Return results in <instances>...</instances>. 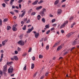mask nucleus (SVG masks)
I'll use <instances>...</instances> for the list:
<instances>
[{
	"label": "nucleus",
	"mask_w": 79,
	"mask_h": 79,
	"mask_svg": "<svg viewBox=\"0 0 79 79\" xmlns=\"http://www.w3.org/2000/svg\"><path fill=\"white\" fill-rule=\"evenodd\" d=\"M3 68L4 69H7V65H5L3 67Z\"/></svg>",
	"instance_id": "28"
},
{
	"label": "nucleus",
	"mask_w": 79,
	"mask_h": 79,
	"mask_svg": "<svg viewBox=\"0 0 79 79\" xmlns=\"http://www.w3.org/2000/svg\"><path fill=\"white\" fill-rule=\"evenodd\" d=\"M8 42V40H6L2 42V45H4L5 44L6 42Z\"/></svg>",
	"instance_id": "9"
},
{
	"label": "nucleus",
	"mask_w": 79,
	"mask_h": 79,
	"mask_svg": "<svg viewBox=\"0 0 79 79\" xmlns=\"http://www.w3.org/2000/svg\"><path fill=\"white\" fill-rule=\"evenodd\" d=\"M32 9H30L29 11H28V13H30L31 11H32Z\"/></svg>",
	"instance_id": "44"
},
{
	"label": "nucleus",
	"mask_w": 79,
	"mask_h": 79,
	"mask_svg": "<svg viewBox=\"0 0 79 79\" xmlns=\"http://www.w3.org/2000/svg\"><path fill=\"white\" fill-rule=\"evenodd\" d=\"M41 12H44H44H46V9L45 8H43L42 9V11H41Z\"/></svg>",
	"instance_id": "27"
},
{
	"label": "nucleus",
	"mask_w": 79,
	"mask_h": 79,
	"mask_svg": "<svg viewBox=\"0 0 79 79\" xmlns=\"http://www.w3.org/2000/svg\"><path fill=\"white\" fill-rule=\"evenodd\" d=\"M62 48V47L61 46H59L57 48V51H59V50H60Z\"/></svg>",
	"instance_id": "15"
},
{
	"label": "nucleus",
	"mask_w": 79,
	"mask_h": 79,
	"mask_svg": "<svg viewBox=\"0 0 79 79\" xmlns=\"http://www.w3.org/2000/svg\"><path fill=\"white\" fill-rule=\"evenodd\" d=\"M30 22V19H28V20L27 21V23H29Z\"/></svg>",
	"instance_id": "41"
},
{
	"label": "nucleus",
	"mask_w": 79,
	"mask_h": 79,
	"mask_svg": "<svg viewBox=\"0 0 79 79\" xmlns=\"http://www.w3.org/2000/svg\"><path fill=\"white\" fill-rule=\"evenodd\" d=\"M32 30H34V27H32L31 29H28V31H27V34H29V33H31V32L32 31Z\"/></svg>",
	"instance_id": "3"
},
{
	"label": "nucleus",
	"mask_w": 79,
	"mask_h": 79,
	"mask_svg": "<svg viewBox=\"0 0 79 79\" xmlns=\"http://www.w3.org/2000/svg\"><path fill=\"white\" fill-rule=\"evenodd\" d=\"M62 12V10H61V9H58V11H57V14H58V15H60V14H61V13Z\"/></svg>",
	"instance_id": "10"
},
{
	"label": "nucleus",
	"mask_w": 79,
	"mask_h": 79,
	"mask_svg": "<svg viewBox=\"0 0 79 79\" xmlns=\"http://www.w3.org/2000/svg\"><path fill=\"white\" fill-rule=\"evenodd\" d=\"M7 31H9V30L11 29V27L9 26H7Z\"/></svg>",
	"instance_id": "23"
},
{
	"label": "nucleus",
	"mask_w": 79,
	"mask_h": 79,
	"mask_svg": "<svg viewBox=\"0 0 79 79\" xmlns=\"http://www.w3.org/2000/svg\"><path fill=\"white\" fill-rule=\"evenodd\" d=\"M34 68V64H32L31 65V69H33Z\"/></svg>",
	"instance_id": "32"
},
{
	"label": "nucleus",
	"mask_w": 79,
	"mask_h": 79,
	"mask_svg": "<svg viewBox=\"0 0 79 79\" xmlns=\"http://www.w3.org/2000/svg\"><path fill=\"white\" fill-rule=\"evenodd\" d=\"M19 7L20 9L21 8V4H19Z\"/></svg>",
	"instance_id": "62"
},
{
	"label": "nucleus",
	"mask_w": 79,
	"mask_h": 79,
	"mask_svg": "<svg viewBox=\"0 0 79 79\" xmlns=\"http://www.w3.org/2000/svg\"><path fill=\"white\" fill-rule=\"evenodd\" d=\"M74 48H75V47H73V48H72L71 49V51H72V50H73L74 49Z\"/></svg>",
	"instance_id": "55"
},
{
	"label": "nucleus",
	"mask_w": 79,
	"mask_h": 79,
	"mask_svg": "<svg viewBox=\"0 0 79 79\" xmlns=\"http://www.w3.org/2000/svg\"><path fill=\"white\" fill-rule=\"evenodd\" d=\"M55 29V28L54 27H52L51 29V31H53V30H54Z\"/></svg>",
	"instance_id": "61"
},
{
	"label": "nucleus",
	"mask_w": 79,
	"mask_h": 79,
	"mask_svg": "<svg viewBox=\"0 0 79 79\" xmlns=\"http://www.w3.org/2000/svg\"><path fill=\"white\" fill-rule=\"evenodd\" d=\"M50 30H48L46 32V34H48L49 33H50Z\"/></svg>",
	"instance_id": "43"
},
{
	"label": "nucleus",
	"mask_w": 79,
	"mask_h": 79,
	"mask_svg": "<svg viewBox=\"0 0 79 79\" xmlns=\"http://www.w3.org/2000/svg\"><path fill=\"white\" fill-rule=\"evenodd\" d=\"M42 8V6H40L37 7L36 8V10H40V9H41Z\"/></svg>",
	"instance_id": "16"
},
{
	"label": "nucleus",
	"mask_w": 79,
	"mask_h": 79,
	"mask_svg": "<svg viewBox=\"0 0 79 79\" xmlns=\"http://www.w3.org/2000/svg\"><path fill=\"white\" fill-rule=\"evenodd\" d=\"M13 69H8V72L9 73H12L13 71Z\"/></svg>",
	"instance_id": "17"
},
{
	"label": "nucleus",
	"mask_w": 79,
	"mask_h": 79,
	"mask_svg": "<svg viewBox=\"0 0 79 79\" xmlns=\"http://www.w3.org/2000/svg\"><path fill=\"white\" fill-rule=\"evenodd\" d=\"M23 0H19L18 2V3H21V2H23Z\"/></svg>",
	"instance_id": "35"
},
{
	"label": "nucleus",
	"mask_w": 79,
	"mask_h": 79,
	"mask_svg": "<svg viewBox=\"0 0 79 79\" xmlns=\"http://www.w3.org/2000/svg\"><path fill=\"white\" fill-rule=\"evenodd\" d=\"M15 54H18V51H15Z\"/></svg>",
	"instance_id": "52"
},
{
	"label": "nucleus",
	"mask_w": 79,
	"mask_h": 79,
	"mask_svg": "<svg viewBox=\"0 0 79 79\" xmlns=\"http://www.w3.org/2000/svg\"><path fill=\"white\" fill-rule=\"evenodd\" d=\"M68 52H69V50H68V51H67V52H65L64 53V55H66V54H67V53H68Z\"/></svg>",
	"instance_id": "48"
},
{
	"label": "nucleus",
	"mask_w": 79,
	"mask_h": 79,
	"mask_svg": "<svg viewBox=\"0 0 79 79\" xmlns=\"http://www.w3.org/2000/svg\"><path fill=\"white\" fill-rule=\"evenodd\" d=\"M45 75H43L40 78V79H44V77H45Z\"/></svg>",
	"instance_id": "30"
},
{
	"label": "nucleus",
	"mask_w": 79,
	"mask_h": 79,
	"mask_svg": "<svg viewBox=\"0 0 79 79\" xmlns=\"http://www.w3.org/2000/svg\"><path fill=\"white\" fill-rule=\"evenodd\" d=\"M27 53L26 52H25L24 53L23 55L22 56L24 57H25V56H26L27 55Z\"/></svg>",
	"instance_id": "21"
},
{
	"label": "nucleus",
	"mask_w": 79,
	"mask_h": 79,
	"mask_svg": "<svg viewBox=\"0 0 79 79\" xmlns=\"http://www.w3.org/2000/svg\"><path fill=\"white\" fill-rule=\"evenodd\" d=\"M31 50H32V48H30L29 49L28 51V52H31Z\"/></svg>",
	"instance_id": "38"
},
{
	"label": "nucleus",
	"mask_w": 79,
	"mask_h": 79,
	"mask_svg": "<svg viewBox=\"0 0 79 79\" xmlns=\"http://www.w3.org/2000/svg\"><path fill=\"white\" fill-rule=\"evenodd\" d=\"M3 57V54H2L1 58H2Z\"/></svg>",
	"instance_id": "58"
},
{
	"label": "nucleus",
	"mask_w": 79,
	"mask_h": 79,
	"mask_svg": "<svg viewBox=\"0 0 79 79\" xmlns=\"http://www.w3.org/2000/svg\"><path fill=\"white\" fill-rule=\"evenodd\" d=\"M17 26H18L17 24H15L13 26V27L12 28V30L13 31H17V28H16V27H17Z\"/></svg>",
	"instance_id": "2"
},
{
	"label": "nucleus",
	"mask_w": 79,
	"mask_h": 79,
	"mask_svg": "<svg viewBox=\"0 0 79 79\" xmlns=\"http://www.w3.org/2000/svg\"><path fill=\"white\" fill-rule=\"evenodd\" d=\"M27 18H26V19H23L24 21V22H26V21H27Z\"/></svg>",
	"instance_id": "42"
},
{
	"label": "nucleus",
	"mask_w": 79,
	"mask_h": 79,
	"mask_svg": "<svg viewBox=\"0 0 79 79\" xmlns=\"http://www.w3.org/2000/svg\"><path fill=\"white\" fill-rule=\"evenodd\" d=\"M43 58V56L42 55H39V58Z\"/></svg>",
	"instance_id": "33"
},
{
	"label": "nucleus",
	"mask_w": 79,
	"mask_h": 79,
	"mask_svg": "<svg viewBox=\"0 0 79 79\" xmlns=\"http://www.w3.org/2000/svg\"><path fill=\"white\" fill-rule=\"evenodd\" d=\"M79 44V40L77 39L75 40L73 42V45H77Z\"/></svg>",
	"instance_id": "5"
},
{
	"label": "nucleus",
	"mask_w": 79,
	"mask_h": 79,
	"mask_svg": "<svg viewBox=\"0 0 79 79\" xmlns=\"http://www.w3.org/2000/svg\"><path fill=\"white\" fill-rule=\"evenodd\" d=\"M57 24L56 23H55L53 24L52 25V26H53L54 27H56V26Z\"/></svg>",
	"instance_id": "40"
},
{
	"label": "nucleus",
	"mask_w": 79,
	"mask_h": 79,
	"mask_svg": "<svg viewBox=\"0 0 79 79\" xmlns=\"http://www.w3.org/2000/svg\"><path fill=\"white\" fill-rule=\"evenodd\" d=\"M45 27L46 29H48V28H49V26L48 25H46L45 26Z\"/></svg>",
	"instance_id": "39"
},
{
	"label": "nucleus",
	"mask_w": 79,
	"mask_h": 79,
	"mask_svg": "<svg viewBox=\"0 0 79 79\" xmlns=\"http://www.w3.org/2000/svg\"><path fill=\"white\" fill-rule=\"evenodd\" d=\"M23 69H26V65H25V66L23 68Z\"/></svg>",
	"instance_id": "50"
},
{
	"label": "nucleus",
	"mask_w": 79,
	"mask_h": 79,
	"mask_svg": "<svg viewBox=\"0 0 79 79\" xmlns=\"http://www.w3.org/2000/svg\"><path fill=\"white\" fill-rule=\"evenodd\" d=\"M61 33H64V30H61Z\"/></svg>",
	"instance_id": "60"
},
{
	"label": "nucleus",
	"mask_w": 79,
	"mask_h": 79,
	"mask_svg": "<svg viewBox=\"0 0 79 79\" xmlns=\"http://www.w3.org/2000/svg\"><path fill=\"white\" fill-rule=\"evenodd\" d=\"M8 20V19H5L4 20H3V22H6V21H7Z\"/></svg>",
	"instance_id": "26"
},
{
	"label": "nucleus",
	"mask_w": 79,
	"mask_h": 79,
	"mask_svg": "<svg viewBox=\"0 0 79 79\" xmlns=\"http://www.w3.org/2000/svg\"><path fill=\"white\" fill-rule=\"evenodd\" d=\"M44 1L43 0H41L39 2H38V4H40V3H43Z\"/></svg>",
	"instance_id": "29"
},
{
	"label": "nucleus",
	"mask_w": 79,
	"mask_h": 79,
	"mask_svg": "<svg viewBox=\"0 0 79 79\" xmlns=\"http://www.w3.org/2000/svg\"><path fill=\"white\" fill-rule=\"evenodd\" d=\"M0 74H1V75H2L3 74V73H2V72L0 70Z\"/></svg>",
	"instance_id": "57"
},
{
	"label": "nucleus",
	"mask_w": 79,
	"mask_h": 79,
	"mask_svg": "<svg viewBox=\"0 0 79 79\" xmlns=\"http://www.w3.org/2000/svg\"><path fill=\"white\" fill-rule=\"evenodd\" d=\"M65 26H66L65 23H64L60 27V29H62V28L64 27H65Z\"/></svg>",
	"instance_id": "7"
},
{
	"label": "nucleus",
	"mask_w": 79,
	"mask_h": 79,
	"mask_svg": "<svg viewBox=\"0 0 79 79\" xmlns=\"http://www.w3.org/2000/svg\"><path fill=\"white\" fill-rule=\"evenodd\" d=\"M23 31H25L26 29V25H25L22 28Z\"/></svg>",
	"instance_id": "22"
},
{
	"label": "nucleus",
	"mask_w": 79,
	"mask_h": 79,
	"mask_svg": "<svg viewBox=\"0 0 79 79\" xmlns=\"http://www.w3.org/2000/svg\"><path fill=\"white\" fill-rule=\"evenodd\" d=\"M40 14L42 16H45V14L44 12H40Z\"/></svg>",
	"instance_id": "8"
},
{
	"label": "nucleus",
	"mask_w": 79,
	"mask_h": 79,
	"mask_svg": "<svg viewBox=\"0 0 79 79\" xmlns=\"http://www.w3.org/2000/svg\"><path fill=\"white\" fill-rule=\"evenodd\" d=\"M33 33L35 34V38L36 39H37L39 36V33H37L36 31H33Z\"/></svg>",
	"instance_id": "4"
},
{
	"label": "nucleus",
	"mask_w": 79,
	"mask_h": 79,
	"mask_svg": "<svg viewBox=\"0 0 79 79\" xmlns=\"http://www.w3.org/2000/svg\"><path fill=\"white\" fill-rule=\"evenodd\" d=\"M17 50L19 51V52H20L21 50V48H19V47H18Z\"/></svg>",
	"instance_id": "31"
},
{
	"label": "nucleus",
	"mask_w": 79,
	"mask_h": 79,
	"mask_svg": "<svg viewBox=\"0 0 79 79\" xmlns=\"http://www.w3.org/2000/svg\"><path fill=\"white\" fill-rule=\"evenodd\" d=\"M64 2H66V0H63L61 1V3H63Z\"/></svg>",
	"instance_id": "59"
},
{
	"label": "nucleus",
	"mask_w": 79,
	"mask_h": 79,
	"mask_svg": "<svg viewBox=\"0 0 79 79\" xmlns=\"http://www.w3.org/2000/svg\"><path fill=\"white\" fill-rule=\"evenodd\" d=\"M42 21L43 22V23H45V19L44 18H42Z\"/></svg>",
	"instance_id": "24"
},
{
	"label": "nucleus",
	"mask_w": 79,
	"mask_h": 79,
	"mask_svg": "<svg viewBox=\"0 0 79 79\" xmlns=\"http://www.w3.org/2000/svg\"><path fill=\"white\" fill-rule=\"evenodd\" d=\"M73 32H71L70 33H69V34H68L67 35V37H70V36H71V35H73Z\"/></svg>",
	"instance_id": "12"
},
{
	"label": "nucleus",
	"mask_w": 79,
	"mask_h": 79,
	"mask_svg": "<svg viewBox=\"0 0 79 79\" xmlns=\"http://www.w3.org/2000/svg\"><path fill=\"white\" fill-rule=\"evenodd\" d=\"M2 6H3V7H5L6 6V5L5 3H3L2 4Z\"/></svg>",
	"instance_id": "36"
},
{
	"label": "nucleus",
	"mask_w": 79,
	"mask_h": 79,
	"mask_svg": "<svg viewBox=\"0 0 79 79\" xmlns=\"http://www.w3.org/2000/svg\"><path fill=\"white\" fill-rule=\"evenodd\" d=\"M39 2V1L38 0H36L35 2H33L32 4V5H37V3Z\"/></svg>",
	"instance_id": "11"
},
{
	"label": "nucleus",
	"mask_w": 79,
	"mask_h": 79,
	"mask_svg": "<svg viewBox=\"0 0 79 79\" xmlns=\"http://www.w3.org/2000/svg\"><path fill=\"white\" fill-rule=\"evenodd\" d=\"M55 21H56V20H55V19H53L52 20V23H54Z\"/></svg>",
	"instance_id": "46"
},
{
	"label": "nucleus",
	"mask_w": 79,
	"mask_h": 79,
	"mask_svg": "<svg viewBox=\"0 0 79 79\" xmlns=\"http://www.w3.org/2000/svg\"><path fill=\"white\" fill-rule=\"evenodd\" d=\"M13 68L12 67V66H10V68L8 69H13Z\"/></svg>",
	"instance_id": "47"
},
{
	"label": "nucleus",
	"mask_w": 79,
	"mask_h": 79,
	"mask_svg": "<svg viewBox=\"0 0 79 79\" xmlns=\"http://www.w3.org/2000/svg\"><path fill=\"white\" fill-rule=\"evenodd\" d=\"M32 59L33 61H34V60H35V57L33 56V57H32Z\"/></svg>",
	"instance_id": "53"
},
{
	"label": "nucleus",
	"mask_w": 79,
	"mask_h": 79,
	"mask_svg": "<svg viewBox=\"0 0 79 79\" xmlns=\"http://www.w3.org/2000/svg\"><path fill=\"white\" fill-rule=\"evenodd\" d=\"M27 42V41L26 40L24 42L23 40H19V42H18V44H19L21 46H23V45H24L25 43Z\"/></svg>",
	"instance_id": "1"
},
{
	"label": "nucleus",
	"mask_w": 79,
	"mask_h": 79,
	"mask_svg": "<svg viewBox=\"0 0 79 79\" xmlns=\"http://www.w3.org/2000/svg\"><path fill=\"white\" fill-rule=\"evenodd\" d=\"M13 2H14V1H11V0L10 2V5H13Z\"/></svg>",
	"instance_id": "34"
},
{
	"label": "nucleus",
	"mask_w": 79,
	"mask_h": 79,
	"mask_svg": "<svg viewBox=\"0 0 79 79\" xmlns=\"http://www.w3.org/2000/svg\"><path fill=\"white\" fill-rule=\"evenodd\" d=\"M49 16H50V17H53V15H52V14H50Z\"/></svg>",
	"instance_id": "63"
},
{
	"label": "nucleus",
	"mask_w": 79,
	"mask_h": 79,
	"mask_svg": "<svg viewBox=\"0 0 79 79\" xmlns=\"http://www.w3.org/2000/svg\"><path fill=\"white\" fill-rule=\"evenodd\" d=\"M73 17H72L69 19V20H73Z\"/></svg>",
	"instance_id": "49"
},
{
	"label": "nucleus",
	"mask_w": 79,
	"mask_h": 79,
	"mask_svg": "<svg viewBox=\"0 0 79 79\" xmlns=\"http://www.w3.org/2000/svg\"><path fill=\"white\" fill-rule=\"evenodd\" d=\"M37 72H36L33 76V77H35V76H36V75H37Z\"/></svg>",
	"instance_id": "37"
},
{
	"label": "nucleus",
	"mask_w": 79,
	"mask_h": 79,
	"mask_svg": "<svg viewBox=\"0 0 79 79\" xmlns=\"http://www.w3.org/2000/svg\"><path fill=\"white\" fill-rule=\"evenodd\" d=\"M15 12L16 13H18V12H19L18 10H15Z\"/></svg>",
	"instance_id": "64"
},
{
	"label": "nucleus",
	"mask_w": 79,
	"mask_h": 79,
	"mask_svg": "<svg viewBox=\"0 0 79 79\" xmlns=\"http://www.w3.org/2000/svg\"><path fill=\"white\" fill-rule=\"evenodd\" d=\"M14 58L15 60H18V58L16 56H14Z\"/></svg>",
	"instance_id": "20"
},
{
	"label": "nucleus",
	"mask_w": 79,
	"mask_h": 79,
	"mask_svg": "<svg viewBox=\"0 0 79 79\" xmlns=\"http://www.w3.org/2000/svg\"><path fill=\"white\" fill-rule=\"evenodd\" d=\"M13 64V62H7L6 63V64H7V65H8V66H10V65H11V64Z\"/></svg>",
	"instance_id": "13"
},
{
	"label": "nucleus",
	"mask_w": 79,
	"mask_h": 79,
	"mask_svg": "<svg viewBox=\"0 0 79 79\" xmlns=\"http://www.w3.org/2000/svg\"><path fill=\"white\" fill-rule=\"evenodd\" d=\"M10 13L11 14V15H13L14 14V12H13L11 11V12H10Z\"/></svg>",
	"instance_id": "54"
},
{
	"label": "nucleus",
	"mask_w": 79,
	"mask_h": 79,
	"mask_svg": "<svg viewBox=\"0 0 79 79\" xmlns=\"http://www.w3.org/2000/svg\"><path fill=\"white\" fill-rule=\"evenodd\" d=\"M22 13H23L21 15V18H23L24 16V15L26 14V10L25 9L21 11Z\"/></svg>",
	"instance_id": "6"
},
{
	"label": "nucleus",
	"mask_w": 79,
	"mask_h": 79,
	"mask_svg": "<svg viewBox=\"0 0 79 79\" xmlns=\"http://www.w3.org/2000/svg\"><path fill=\"white\" fill-rule=\"evenodd\" d=\"M59 3V0H56L54 4L55 5H57Z\"/></svg>",
	"instance_id": "18"
},
{
	"label": "nucleus",
	"mask_w": 79,
	"mask_h": 79,
	"mask_svg": "<svg viewBox=\"0 0 79 79\" xmlns=\"http://www.w3.org/2000/svg\"><path fill=\"white\" fill-rule=\"evenodd\" d=\"M41 18V16L40 15H38L37 16V19H38V20H40Z\"/></svg>",
	"instance_id": "19"
},
{
	"label": "nucleus",
	"mask_w": 79,
	"mask_h": 79,
	"mask_svg": "<svg viewBox=\"0 0 79 79\" xmlns=\"http://www.w3.org/2000/svg\"><path fill=\"white\" fill-rule=\"evenodd\" d=\"M48 72H47L46 73V75L45 76H48Z\"/></svg>",
	"instance_id": "51"
},
{
	"label": "nucleus",
	"mask_w": 79,
	"mask_h": 79,
	"mask_svg": "<svg viewBox=\"0 0 79 79\" xmlns=\"http://www.w3.org/2000/svg\"><path fill=\"white\" fill-rule=\"evenodd\" d=\"M64 23H65V24H66L67 23H68V21H65Z\"/></svg>",
	"instance_id": "56"
},
{
	"label": "nucleus",
	"mask_w": 79,
	"mask_h": 79,
	"mask_svg": "<svg viewBox=\"0 0 79 79\" xmlns=\"http://www.w3.org/2000/svg\"><path fill=\"white\" fill-rule=\"evenodd\" d=\"M35 14H36V13L35 12H32L31 13V15H35Z\"/></svg>",
	"instance_id": "45"
},
{
	"label": "nucleus",
	"mask_w": 79,
	"mask_h": 79,
	"mask_svg": "<svg viewBox=\"0 0 79 79\" xmlns=\"http://www.w3.org/2000/svg\"><path fill=\"white\" fill-rule=\"evenodd\" d=\"M60 43V41H58L54 45L53 47H56L57 46V45H58Z\"/></svg>",
	"instance_id": "14"
},
{
	"label": "nucleus",
	"mask_w": 79,
	"mask_h": 79,
	"mask_svg": "<svg viewBox=\"0 0 79 79\" xmlns=\"http://www.w3.org/2000/svg\"><path fill=\"white\" fill-rule=\"evenodd\" d=\"M49 49V45H48L46 46V50H48Z\"/></svg>",
	"instance_id": "25"
}]
</instances>
